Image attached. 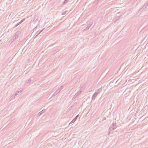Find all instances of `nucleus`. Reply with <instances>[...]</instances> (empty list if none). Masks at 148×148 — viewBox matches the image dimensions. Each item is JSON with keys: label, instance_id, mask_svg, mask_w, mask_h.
<instances>
[{"label": "nucleus", "instance_id": "1", "mask_svg": "<svg viewBox=\"0 0 148 148\" xmlns=\"http://www.w3.org/2000/svg\"><path fill=\"white\" fill-rule=\"evenodd\" d=\"M60 90L59 89L57 90L54 93L53 95V96H55L56 95H57L60 92Z\"/></svg>", "mask_w": 148, "mask_h": 148}, {"label": "nucleus", "instance_id": "2", "mask_svg": "<svg viewBox=\"0 0 148 148\" xmlns=\"http://www.w3.org/2000/svg\"><path fill=\"white\" fill-rule=\"evenodd\" d=\"M102 88H101L98 89L97 91H96L95 93L97 95H98L99 94L101 91L102 90Z\"/></svg>", "mask_w": 148, "mask_h": 148}, {"label": "nucleus", "instance_id": "3", "mask_svg": "<svg viewBox=\"0 0 148 148\" xmlns=\"http://www.w3.org/2000/svg\"><path fill=\"white\" fill-rule=\"evenodd\" d=\"M97 95L95 93L93 95L92 97V100H94L95 99V97L97 96Z\"/></svg>", "mask_w": 148, "mask_h": 148}, {"label": "nucleus", "instance_id": "4", "mask_svg": "<svg viewBox=\"0 0 148 148\" xmlns=\"http://www.w3.org/2000/svg\"><path fill=\"white\" fill-rule=\"evenodd\" d=\"M45 110V109H44L43 110H42V111H41L40 112H39L38 114V115L39 116H40L42 114H43Z\"/></svg>", "mask_w": 148, "mask_h": 148}, {"label": "nucleus", "instance_id": "5", "mask_svg": "<svg viewBox=\"0 0 148 148\" xmlns=\"http://www.w3.org/2000/svg\"><path fill=\"white\" fill-rule=\"evenodd\" d=\"M116 128V127H114L112 126V125L111 126L110 128H109V130L110 131H112L114 130Z\"/></svg>", "mask_w": 148, "mask_h": 148}, {"label": "nucleus", "instance_id": "6", "mask_svg": "<svg viewBox=\"0 0 148 148\" xmlns=\"http://www.w3.org/2000/svg\"><path fill=\"white\" fill-rule=\"evenodd\" d=\"M147 6H148V1L143 6V7L145 9L146 8Z\"/></svg>", "mask_w": 148, "mask_h": 148}, {"label": "nucleus", "instance_id": "7", "mask_svg": "<svg viewBox=\"0 0 148 148\" xmlns=\"http://www.w3.org/2000/svg\"><path fill=\"white\" fill-rule=\"evenodd\" d=\"M43 30V29L40 31L37 35L35 36V37H36L39 35L40 34L41 32Z\"/></svg>", "mask_w": 148, "mask_h": 148}, {"label": "nucleus", "instance_id": "8", "mask_svg": "<svg viewBox=\"0 0 148 148\" xmlns=\"http://www.w3.org/2000/svg\"><path fill=\"white\" fill-rule=\"evenodd\" d=\"M14 37H15V39H16V38H18V34L17 33H16L14 36Z\"/></svg>", "mask_w": 148, "mask_h": 148}, {"label": "nucleus", "instance_id": "9", "mask_svg": "<svg viewBox=\"0 0 148 148\" xmlns=\"http://www.w3.org/2000/svg\"><path fill=\"white\" fill-rule=\"evenodd\" d=\"M116 123H113L112 125L114 127H116Z\"/></svg>", "mask_w": 148, "mask_h": 148}, {"label": "nucleus", "instance_id": "10", "mask_svg": "<svg viewBox=\"0 0 148 148\" xmlns=\"http://www.w3.org/2000/svg\"><path fill=\"white\" fill-rule=\"evenodd\" d=\"M92 25V24H91L90 25L89 27L87 26L86 27V29H88L91 26V25Z\"/></svg>", "mask_w": 148, "mask_h": 148}, {"label": "nucleus", "instance_id": "11", "mask_svg": "<svg viewBox=\"0 0 148 148\" xmlns=\"http://www.w3.org/2000/svg\"><path fill=\"white\" fill-rule=\"evenodd\" d=\"M75 122V121L74 120H73L71 121V122L69 124V125H70L71 124L73 123H74Z\"/></svg>", "mask_w": 148, "mask_h": 148}, {"label": "nucleus", "instance_id": "12", "mask_svg": "<svg viewBox=\"0 0 148 148\" xmlns=\"http://www.w3.org/2000/svg\"><path fill=\"white\" fill-rule=\"evenodd\" d=\"M25 18H24L22 20H21L20 22H19V23L21 24L22 23L23 21H24L25 20Z\"/></svg>", "mask_w": 148, "mask_h": 148}, {"label": "nucleus", "instance_id": "13", "mask_svg": "<svg viewBox=\"0 0 148 148\" xmlns=\"http://www.w3.org/2000/svg\"><path fill=\"white\" fill-rule=\"evenodd\" d=\"M66 12H67L66 11H65L63 12L62 13V15H64L66 13Z\"/></svg>", "mask_w": 148, "mask_h": 148}, {"label": "nucleus", "instance_id": "14", "mask_svg": "<svg viewBox=\"0 0 148 148\" xmlns=\"http://www.w3.org/2000/svg\"><path fill=\"white\" fill-rule=\"evenodd\" d=\"M19 91H17L16 92V93L15 94L14 96L18 95V93H19Z\"/></svg>", "mask_w": 148, "mask_h": 148}, {"label": "nucleus", "instance_id": "15", "mask_svg": "<svg viewBox=\"0 0 148 148\" xmlns=\"http://www.w3.org/2000/svg\"><path fill=\"white\" fill-rule=\"evenodd\" d=\"M145 8H143V7L140 9V11L141 12L142 11L145 10Z\"/></svg>", "mask_w": 148, "mask_h": 148}, {"label": "nucleus", "instance_id": "16", "mask_svg": "<svg viewBox=\"0 0 148 148\" xmlns=\"http://www.w3.org/2000/svg\"><path fill=\"white\" fill-rule=\"evenodd\" d=\"M63 88V86H62L59 88V89L61 91Z\"/></svg>", "mask_w": 148, "mask_h": 148}, {"label": "nucleus", "instance_id": "17", "mask_svg": "<svg viewBox=\"0 0 148 148\" xmlns=\"http://www.w3.org/2000/svg\"><path fill=\"white\" fill-rule=\"evenodd\" d=\"M68 1V0H65L63 3H66Z\"/></svg>", "mask_w": 148, "mask_h": 148}, {"label": "nucleus", "instance_id": "18", "mask_svg": "<svg viewBox=\"0 0 148 148\" xmlns=\"http://www.w3.org/2000/svg\"><path fill=\"white\" fill-rule=\"evenodd\" d=\"M20 24V23H19V22L18 23H17L15 26V27H17L18 25H19Z\"/></svg>", "mask_w": 148, "mask_h": 148}, {"label": "nucleus", "instance_id": "19", "mask_svg": "<svg viewBox=\"0 0 148 148\" xmlns=\"http://www.w3.org/2000/svg\"><path fill=\"white\" fill-rule=\"evenodd\" d=\"M31 82V80L30 79H29L27 83H29L30 82Z\"/></svg>", "mask_w": 148, "mask_h": 148}, {"label": "nucleus", "instance_id": "20", "mask_svg": "<svg viewBox=\"0 0 148 148\" xmlns=\"http://www.w3.org/2000/svg\"><path fill=\"white\" fill-rule=\"evenodd\" d=\"M73 120H74L75 121L76 120H77V118H75Z\"/></svg>", "mask_w": 148, "mask_h": 148}, {"label": "nucleus", "instance_id": "21", "mask_svg": "<svg viewBox=\"0 0 148 148\" xmlns=\"http://www.w3.org/2000/svg\"><path fill=\"white\" fill-rule=\"evenodd\" d=\"M78 116H79V115H77V116H76L75 118H77L78 117Z\"/></svg>", "mask_w": 148, "mask_h": 148}, {"label": "nucleus", "instance_id": "22", "mask_svg": "<svg viewBox=\"0 0 148 148\" xmlns=\"http://www.w3.org/2000/svg\"><path fill=\"white\" fill-rule=\"evenodd\" d=\"M106 119V118L105 117H104L103 118V120H104L105 119Z\"/></svg>", "mask_w": 148, "mask_h": 148}, {"label": "nucleus", "instance_id": "23", "mask_svg": "<svg viewBox=\"0 0 148 148\" xmlns=\"http://www.w3.org/2000/svg\"><path fill=\"white\" fill-rule=\"evenodd\" d=\"M90 24H91L89 25L88 26V27H89V26L90 25Z\"/></svg>", "mask_w": 148, "mask_h": 148}]
</instances>
